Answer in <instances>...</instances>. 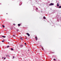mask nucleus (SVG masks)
<instances>
[{"instance_id": "f257e3e1", "label": "nucleus", "mask_w": 61, "mask_h": 61, "mask_svg": "<svg viewBox=\"0 0 61 61\" xmlns=\"http://www.w3.org/2000/svg\"><path fill=\"white\" fill-rule=\"evenodd\" d=\"M54 5V4L52 3H51L50 4V5Z\"/></svg>"}, {"instance_id": "f03ea898", "label": "nucleus", "mask_w": 61, "mask_h": 61, "mask_svg": "<svg viewBox=\"0 0 61 61\" xmlns=\"http://www.w3.org/2000/svg\"><path fill=\"white\" fill-rule=\"evenodd\" d=\"M23 39H24V38H23V37H21L20 38V39L21 40H23Z\"/></svg>"}, {"instance_id": "7ed1b4c3", "label": "nucleus", "mask_w": 61, "mask_h": 61, "mask_svg": "<svg viewBox=\"0 0 61 61\" xmlns=\"http://www.w3.org/2000/svg\"><path fill=\"white\" fill-rule=\"evenodd\" d=\"M26 34L28 36H30V35L29 34V33H26Z\"/></svg>"}, {"instance_id": "20e7f679", "label": "nucleus", "mask_w": 61, "mask_h": 61, "mask_svg": "<svg viewBox=\"0 0 61 61\" xmlns=\"http://www.w3.org/2000/svg\"><path fill=\"white\" fill-rule=\"evenodd\" d=\"M22 2H20V4H19V5H22Z\"/></svg>"}, {"instance_id": "39448f33", "label": "nucleus", "mask_w": 61, "mask_h": 61, "mask_svg": "<svg viewBox=\"0 0 61 61\" xmlns=\"http://www.w3.org/2000/svg\"><path fill=\"white\" fill-rule=\"evenodd\" d=\"M23 47V45H20V47H21V48H22V47Z\"/></svg>"}, {"instance_id": "423d86ee", "label": "nucleus", "mask_w": 61, "mask_h": 61, "mask_svg": "<svg viewBox=\"0 0 61 61\" xmlns=\"http://www.w3.org/2000/svg\"><path fill=\"white\" fill-rule=\"evenodd\" d=\"M35 39L36 40H37V38L35 36Z\"/></svg>"}, {"instance_id": "0eeeda50", "label": "nucleus", "mask_w": 61, "mask_h": 61, "mask_svg": "<svg viewBox=\"0 0 61 61\" xmlns=\"http://www.w3.org/2000/svg\"><path fill=\"white\" fill-rule=\"evenodd\" d=\"M59 6V4H58V3L57 5V6Z\"/></svg>"}, {"instance_id": "6e6552de", "label": "nucleus", "mask_w": 61, "mask_h": 61, "mask_svg": "<svg viewBox=\"0 0 61 61\" xmlns=\"http://www.w3.org/2000/svg\"><path fill=\"white\" fill-rule=\"evenodd\" d=\"M18 26H20L21 25H20V24H18Z\"/></svg>"}, {"instance_id": "1a4fd4ad", "label": "nucleus", "mask_w": 61, "mask_h": 61, "mask_svg": "<svg viewBox=\"0 0 61 61\" xmlns=\"http://www.w3.org/2000/svg\"><path fill=\"white\" fill-rule=\"evenodd\" d=\"M2 26L3 27V28H5V25H2Z\"/></svg>"}, {"instance_id": "9d476101", "label": "nucleus", "mask_w": 61, "mask_h": 61, "mask_svg": "<svg viewBox=\"0 0 61 61\" xmlns=\"http://www.w3.org/2000/svg\"><path fill=\"white\" fill-rule=\"evenodd\" d=\"M2 37H3L4 38H5V36H2Z\"/></svg>"}, {"instance_id": "9b49d317", "label": "nucleus", "mask_w": 61, "mask_h": 61, "mask_svg": "<svg viewBox=\"0 0 61 61\" xmlns=\"http://www.w3.org/2000/svg\"><path fill=\"white\" fill-rule=\"evenodd\" d=\"M11 50H14V49L12 48H11Z\"/></svg>"}, {"instance_id": "f8f14e48", "label": "nucleus", "mask_w": 61, "mask_h": 61, "mask_svg": "<svg viewBox=\"0 0 61 61\" xmlns=\"http://www.w3.org/2000/svg\"><path fill=\"white\" fill-rule=\"evenodd\" d=\"M43 18L44 19H46V17L45 16H44L43 17Z\"/></svg>"}, {"instance_id": "ddd939ff", "label": "nucleus", "mask_w": 61, "mask_h": 61, "mask_svg": "<svg viewBox=\"0 0 61 61\" xmlns=\"http://www.w3.org/2000/svg\"><path fill=\"white\" fill-rule=\"evenodd\" d=\"M59 8H61V6H59Z\"/></svg>"}, {"instance_id": "4468645a", "label": "nucleus", "mask_w": 61, "mask_h": 61, "mask_svg": "<svg viewBox=\"0 0 61 61\" xmlns=\"http://www.w3.org/2000/svg\"><path fill=\"white\" fill-rule=\"evenodd\" d=\"M9 47V46H7V48H8V47Z\"/></svg>"}, {"instance_id": "2eb2a0df", "label": "nucleus", "mask_w": 61, "mask_h": 61, "mask_svg": "<svg viewBox=\"0 0 61 61\" xmlns=\"http://www.w3.org/2000/svg\"><path fill=\"white\" fill-rule=\"evenodd\" d=\"M42 50H44V48L42 47Z\"/></svg>"}, {"instance_id": "dca6fc26", "label": "nucleus", "mask_w": 61, "mask_h": 61, "mask_svg": "<svg viewBox=\"0 0 61 61\" xmlns=\"http://www.w3.org/2000/svg\"><path fill=\"white\" fill-rule=\"evenodd\" d=\"M56 59H54V61H55V60H56Z\"/></svg>"}, {"instance_id": "f3484780", "label": "nucleus", "mask_w": 61, "mask_h": 61, "mask_svg": "<svg viewBox=\"0 0 61 61\" xmlns=\"http://www.w3.org/2000/svg\"><path fill=\"white\" fill-rule=\"evenodd\" d=\"M13 36H14V37H15V35H13Z\"/></svg>"}, {"instance_id": "a211bd4d", "label": "nucleus", "mask_w": 61, "mask_h": 61, "mask_svg": "<svg viewBox=\"0 0 61 61\" xmlns=\"http://www.w3.org/2000/svg\"><path fill=\"white\" fill-rule=\"evenodd\" d=\"M17 30V31H19V30Z\"/></svg>"}, {"instance_id": "6ab92c4d", "label": "nucleus", "mask_w": 61, "mask_h": 61, "mask_svg": "<svg viewBox=\"0 0 61 61\" xmlns=\"http://www.w3.org/2000/svg\"><path fill=\"white\" fill-rule=\"evenodd\" d=\"M20 38H21V37H21V36H20Z\"/></svg>"}, {"instance_id": "aec40b11", "label": "nucleus", "mask_w": 61, "mask_h": 61, "mask_svg": "<svg viewBox=\"0 0 61 61\" xmlns=\"http://www.w3.org/2000/svg\"><path fill=\"white\" fill-rule=\"evenodd\" d=\"M25 45H26V43H25Z\"/></svg>"}, {"instance_id": "412c9836", "label": "nucleus", "mask_w": 61, "mask_h": 61, "mask_svg": "<svg viewBox=\"0 0 61 61\" xmlns=\"http://www.w3.org/2000/svg\"><path fill=\"white\" fill-rule=\"evenodd\" d=\"M4 42V41H2V42Z\"/></svg>"}, {"instance_id": "4be33fe9", "label": "nucleus", "mask_w": 61, "mask_h": 61, "mask_svg": "<svg viewBox=\"0 0 61 61\" xmlns=\"http://www.w3.org/2000/svg\"><path fill=\"white\" fill-rule=\"evenodd\" d=\"M15 58V57L14 56H13V58Z\"/></svg>"}, {"instance_id": "5701e85b", "label": "nucleus", "mask_w": 61, "mask_h": 61, "mask_svg": "<svg viewBox=\"0 0 61 61\" xmlns=\"http://www.w3.org/2000/svg\"><path fill=\"white\" fill-rule=\"evenodd\" d=\"M36 9V10H37V9H38V8H37Z\"/></svg>"}, {"instance_id": "b1692460", "label": "nucleus", "mask_w": 61, "mask_h": 61, "mask_svg": "<svg viewBox=\"0 0 61 61\" xmlns=\"http://www.w3.org/2000/svg\"><path fill=\"white\" fill-rule=\"evenodd\" d=\"M15 25V24H14L13 25Z\"/></svg>"}, {"instance_id": "393cba45", "label": "nucleus", "mask_w": 61, "mask_h": 61, "mask_svg": "<svg viewBox=\"0 0 61 61\" xmlns=\"http://www.w3.org/2000/svg\"><path fill=\"white\" fill-rule=\"evenodd\" d=\"M7 56H9V55H7Z\"/></svg>"}, {"instance_id": "a878e982", "label": "nucleus", "mask_w": 61, "mask_h": 61, "mask_svg": "<svg viewBox=\"0 0 61 61\" xmlns=\"http://www.w3.org/2000/svg\"><path fill=\"white\" fill-rule=\"evenodd\" d=\"M4 59H5V58H4Z\"/></svg>"}, {"instance_id": "bb28decb", "label": "nucleus", "mask_w": 61, "mask_h": 61, "mask_svg": "<svg viewBox=\"0 0 61 61\" xmlns=\"http://www.w3.org/2000/svg\"><path fill=\"white\" fill-rule=\"evenodd\" d=\"M28 51H29V50H28Z\"/></svg>"}, {"instance_id": "cd10ccee", "label": "nucleus", "mask_w": 61, "mask_h": 61, "mask_svg": "<svg viewBox=\"0 0 61 61\" xmlns=\"http://www.w3.org/2000/svg\"><path fill=\"white\" fill-rule=\"evenodd\" d=\"M2 58L3 59L4 58V57H2Z\"/></svg>"}, {"instance_id": "c85d7f7f", "label": "nucleus", "mask_w": 61, "mask_h": 61, "mask_svg": "<svg viewBox=\"0 0 61 61\" xmlns=\"http://www.w3.org/2000/svg\"><path fill=\"white\" fill-rule=\"evenodd\" d=\"M6 14L7 15V13Z\"/></svg>"}, {"instance_id": "c756f323", "label": "nucleus", "mask_w": 61, "mask_h": 61, "mask_svg": "<svg viewBox=\"0 0 61 61\" xmlns=\"http://www.w3.org/2000/svg\"><path fill=\"white\" fill-rule=\"evenodd\" d=\"M0 4H1V3H0Z\"/></svg>"}]
</instances>
